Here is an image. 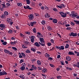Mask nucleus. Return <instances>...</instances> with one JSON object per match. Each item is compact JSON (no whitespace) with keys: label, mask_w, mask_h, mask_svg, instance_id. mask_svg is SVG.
<instances>
[{"label":"nucleus","mask_w":79,"mask_h":79,"mask_svg":"<svg viewBox=\"0 0 79 79\" xmlns=\"http://www.w3.org/2000/svg\"><path fill=\"white\" fill-rule=\"evenodd\" d=\"M20 69H21V71H23L25 69V67H21L20 68Z\"/></svg>","instance_id":"473e14b6"},{"label":"nucleus","mask_w":79,"mask_h":79,"mask_svg":"<svg viewBox=\"0 0 79 79\" xmlns=\"http://www.w3.org/2000/svg\"><path fill=\"white\" fill-rule=\"evenodd\" d=\"M22 65L23 66H22V67L25 68V67L26 66V64L25 63H23L22 64Z\"/></svg>","instance_id":"c03bdc74"},{"label":"nucleus","mask_w":79,"mask_h":79,"mask_svg":"<svg viewBox=\"0 0 79 79\" xmlns=\"http://www.w3.org/2000/svg\"><path fill=\"white\" fill-rule=\"evenodd\" d=\"M47 72V70L46 69H44L42 70L43 73H46Z\"/></svg>","instance_id":"6ab92c4d"},{"label":"nucleus","mask_w":79,"mask_h":79,"mask_svg":"<svg viewBox=\"0 0 79 79\" xmlns=\"http://www.w3.org/2000/svg\"><path fill=\"white\" fill-rule=\"evenodd\" d=\"M75 18H76L77 19H79V15H77L76 16H75Z\"/></svg>","instance_id":"774afa93"},{"label":"nucleus","mask_w":79,"mask_h":79,"mask_svg":"<svg viewBox=\"0 0 79 79\" xmlns=\"http://www.w3.org/2000/svg\"><path fill=\"white\" fill-rule=\"evenodd\" d=\"M21 55L23 56V57H25L26 56H25V54L23 52L21 53Z\"/></svg>","instance_id":"5fc2aeb1"},{"label":"nucleus","mask_w":79,"mask_h":79,"mask_svg":"<svg viewBox=\"0 0 79 79\" xmlns=\"http://www.w3.org/2000/svg\"><path fill=\"white\" fill-rule=\"evenodd\" d=\"M28 17L29 18V19L30 20H32V19H34V16L33 15L31 14V15H28Z\"/></svg>","instance_id":"20e7f679"},{"label":"nucleus","mask_w":79,"mask_h":79,"mask_svg":"<svg viewBox=\"0 0 79 79\" xmlns=\"http://www.w3.org/2000/svg\"><path fill=\"white\" fill-rule=\"evenodd\" d=\"M34 45L36 47H40V44H39V43H38L37 42H36L35 43Z\"/></svg>","instance_id":"f8f14e48"},{"label":"nucleus","mask_w":79,"mask_h":79,"mask_svg":"<svg viewBox=\"0 0 79 79\" xmlns=\"http://www.w3.org/2000/svg\"><path fill=\"white\" fill-rule=\"evenodd\" d=\"M36 24V22L34 21L33 22H31L30 23V25L32 27L35 24Z\"/></svg>","instance_id":"6e6552de"},{"label":"nucleus","mask_w":79,"mask_h":79,"mask_svg":"<svg viewBox=\"0 0 79 79\" xmlns=\"http://www.w3.org/2000/svg\"><path fill=\"white\" fill-rule=\"evenodd\" d=\"M24 8L25 9H29V10H32V8H31V7H29V6H24Z\"/></svg>","instance_id":"423d86ee"},{"label":"nucleus","mask_w":79,"mask_h":79,"mask_svg":"<svg viewBox=\"0 0 79 79\" xmlns=\"http://www.w3.org/2000/svg\"><path fill=\"white\" fill-rule=\"evenodd\" d=\"M68 54L69 55H74L75 54L74 53V52H71L69 51V52H68Z\"/></svg>","instance_id":"1a4fd4ad"},{"label":"nucleus","mask_w":79,"mask_h":79,"mask_svg":"<svg viewBox=\"0 0 79 79\" xmlns=\"http://www.w3.org/2000/svg\"><path fill=\"white\" fill-rule=\"evenodd\" d=\"M57 79H61V76H57L56 77Z\"/></svg>","instance_id":"a18cd8bd"},{"label":"nucleus","mask_w":79,"mask_h":79,"mask_svg":"<svg viewBox=\"0 0 79 79\" xmlns=\"http://www.w3.org/2000/svg\"><path fill=\"white\" fill-rule=\"evenodd\" d=\"M45 56L46 58H48V57H50V55L47 53L45 54Z\"/></svg>","instance_id":"e433bc0d"},{"label":"nucleus","mask_w":79,"mask_h":79,"mask_svg":"<svg viewBox=\"0 0 79 79\" xmlns=\"http://www.w3.org/2000/svg\"><path fill=\"white\" fill-rule=\"evenodd\" d=\"M40 42L41 43H44L45 42V41L44 40V39L43 38H40Z\"/></svg>","instance_id":"0eeeda50"},{"label":"nucleus","mask_w":79,"mask_h":79,"mask_svg":"<svg viewBox=\"0 0 79 79\" xmlns=\"http://www.w3.org/2000/svg\"><path fill=\"white\" fill-rule=\"evenodd\" d=\"M23 61H24V60L23 59H21L20 60V61L19 62V63H23Z\"/></svg>","instance_id":"4d7b16f0"},{"label":"nucleus","mask_w":79,"mask_h":79,"mask_svg":"<svg viewBox=\"0 0 79 79\" xmlns=\"http://www.w3.org/2000/svg\"><path fill=\"white\" fill-rule=\"evenodd\" d=\"M41 9H42L43 10H44V8H45V7H44L43 6L40 7Z\"/></svg>","instance_id":"13d9d810"},{"label":"nucleus","mask_w":79,"mask_h":79,"mask_svg":"<svg viewBox=\"0 0 79 79\" xmlns=\"http://www.w3.org/2000/svg\"><path fill=\"white\" fill-rule=\"evenodd\" d=\"M25 52L26 53H31V51H30V50L27 49L26 51Z\"/></svg>","instance_id":"393cba45"},{"label":"nucleus","mask_w":79,"mask_h":79,"mask_svg":"<svg viewBox=\"0 0 79 79\" xmlns=\"http://www.w3.org/2000/svg\"><path fill=\"white\" fill-rule=\"evenodd\" d=\"M37 69L38 70H42V69L40 67H38L37 68Z\"/></svg>","instance_id":"0e129e2a"},{"label":"nucleus","mask_w":79,"mask_h":79,"mask_svg":"<svg viewBox=\"0 0 79 79\" xmlns=\"http://www.w3.org/2000/svg\"><path fill=\"white\" fill-rule=\"evenodd\" d=\"M70 36H73V37H76L77 35V33H74L73 32H71L70 34H69Z\"/></svg>","instance_id":"7ed1b4c3"},{"label":"nucleus","mask_w":79,"mask_h":79,"mask_svg":"<svg viewBox=\"0 0 79 79\" xmlns=\"http://www.w3.org/2000/svg\"><path fill=\"white\" fill-rule=\"evenodd\" d=\"M35 16H38V17L39 16H40V15H39V14H37V13H35Z\"/></svg>","instance_id":"603ef678"},{"label":"nucleus","mask_w":79,"mask_h":79,"mask_svg":"<svg viewBox=\"0 0 79 79\" xmlns=\"http://www.w3.org/2000/svg\"><path fill=\"white\" fill-rule=\"evenodd\" d=\"M74 21L76 24H78L79 25V21L74 20Z\"/></svg>","instance_id":"412c9836"},{"label":"nucleus","mask_w":79,"mask_h":79,"mask_svg":"<svg viewBox=\"0 0 79 79\" xmlns=\"http://www.w3.org/2000/svg\"><path fill=\"white\" fill-rule=\"evenodd\" d=\"M68 40L67 41H66L64 42V43H67V44H70L71 43V41H70L69 40V39H68Z\"/></svg>","instance_id":"5701e85b"},{"label":"nucleus","mask_w":79,"mask_h":79,"mask_svg":"<svg viewBox=\"0 0 79 79\" xmlns=\"http://www.w3.org/2000/svg\"><path fill=\"white\" fill-rule=\"evenodd\" d=\"M1 5H2V6L3 7L2 8H4L6 7L5 6V4H3L2 3H1Z\"/></svg>","instance_id":"a878e982"},{"label":"nucleus","mask_w":79,"mask_h":79,"mask_svg":"<svg viewBox=\"0 0 79 79\" xmlns=\"http://www.w3.org/2000/svg\"><path fill=\"white\" fill-rule=\"evenodd\" d=\"M69 44H66V45L65 46V48H69Z\"/></svg>","instance_id":"4c0bfd02"},{"label":"nucleus","mask_w":79,"mask_h":79,"mask_svg":"<svg viewBox=\"0 0 79 79\" xmlns=\"http://www.w3.org/2000/svg\"><path fill=\"white\" fill-rule=\"evenodd\" d=\"M33 31L34 33H36V29H35V28H34L33 29Z\"/></svg>","instance_id":"37998d69"},{"label":"nucleus","mask_w":79,"mask_h":79,"mask_svg":"<svg viewBox=\"0 0 79 79\" xmlns=\"http://www.w3.org/2000/svg\"><path fill=\"white\" fill-rule=\"evenodd\" d=\"M12 32H13V30H12L9 29V30L8 31V33L9 34H11V33H12Z\"/></svg>","instance_id":"c9c22d12"},{"label":"nucleus","mask_w":79,"mask_h":79,"mask_svg":"<svg viewBox=\"0 0 79 79\" xmlns=\"http://www.w3.org/2000/svg\"><path fill=\"white\" fill-rule=\"evenodd\" d=\"M48 60H49L50 61H52L53 60V58L51 57H48Z\"/></svg>","instance_id":"49530a36"},{"label":"nucleus","mask_w":79,"mask_h":79,"mask_svg":"<svg viewBox=\"0 0 79 79\" xmlns=\"http://www.w3.org/2000/svg\"><path fill=\"white\" fill-rule=\"evenodd\" d=\"M1 18H5V15H2Z\"/></svg>","instance_id":"864d4df0"},{"label":"nucleus","mask_w":79,"mask_h":79,"mask_svg":"<svg viewBox=\"0 0 79 79\" xmlns=\"http://www.w3.org/2000/svg\"><path fill=\"white\" fill-rule=\"evenodd\" d=\"M59 13L63 18L66 17V14L64 13V12L61 11L59 12Z\"/></svg>","instance_id":"f257e3e1"},{"label":"nucleus","mask_w":79,"mask_h":79,"mask_svg":"<svg viewBox=\"0 0 79 79\" xmlns=\"http://www.w3.org/2000/svg\"><path fill=\"white\" fill-rule=\"evenodd\" d=\"M40 45H41V46H45V43H44V44L41 43Z\"/></svg>","instance_id":"e2e57ef3"},{"label":"nucleus","mask_w":79,"mask_h":79,"mask_svg":"<svg viewBox=\"0 0 79 79\" xmlns=\"http://www.w3.org/2000/svg\"><path fill=\"white\" fill-rule=\"evenodd\" d=\"M45 10H48V9H49V8L48 7L46 6H45Z\"/></svg>","instance_id":"680f3d73"},{"label":"nucleus","mask_w":79,"mask_h":79,"mask_svg":"<svg viewBox=\"0 0 79 79\" xmlns=\"http://www.w3.org/2000/svg\"><path fill=\"white\" fill-rule=\"evenodd\" d=\"M11 21H12V19H11L8 18L7 19V22L8 23H9V22H11Z\"/></svg>","instance_id":"aec40b11"},{"label":"nucleus","mask_w":79,"mask_h":79,"mask_svg":"<svg viewBox=\"0 0 79 79\" xmlns=\"http://www.w3.org/2000/svg\"><path fill=\"white\" fill-rule=\"evenodd\" d=\"M67 30H71V27H67Z\"/></svg>","instance_id":"338daca9"},{"label":"nucleus","mask_w":79,"mask_h":79,"mask_svg":"<svg viewBox=\"0 0 79 79\" xmlns=\"http://www.w3.org/2000/svg\"><path fill=\"white\" fill-rule=\"evenodd\" d=\"M31 42H32V43H34V39H31Z\"/></svg>","instance_id":"3c124183"},{"label":"nucleus","mask_w":79,"mask_h":79,"mask_svg":"<svg viewBox=\"0 0 79 79\" xmlns=\"http://www.w3.org/2000/svg\"><path fill=\"white\" fill-rule=\"evenodd\" d=\"M67 69H68V70H69L70 71H72V70H73V69H72L71 68H70L68 67H67Z\"/></svg>","instance_id":"a19ab883"},{"label":"nucleus","mask_w":79,"mask_h":79,"mask_svg":"<svg viewBox=\"0 0 79 79\" xmlns=\"http://www.w3.org/2000/svg\"><path fill=\"white\" fill-rule=\"evenodd\" d=\"M12 49H13V50H14L15 51H16L17 50V48H16L15 47H12Z\"/></svg>","instance_id":"79ce46f5"},{"label":"nucleus","mask_w":79,"mask_h":79,"mask_svg":"<svg viewBox=\"0 0 79 79\" xmlns=\"http://www.w3.org/2000/svg\"><path fill=\"white\" fill-rule=\"evenodd\" d=\"M71 15H70V16H72L73 18L74 17H75L76 16H77V14L76 13H75L74 11H73L71 12Z\"/></svg>","instance_id":"f03ea898"},{"label":"nucleus","mask_w":79,"mask_h":79,"mask_svg":"<svg viewBox=\"0 0 79 79\" xmlns=\"http://www.w3.org/2000/svg\"><path fill=\"white\" fill-rule=\"evenodd\" d=\"M52 22L54 23H58V20L56 19H53Z\"/></svg>","instance_id":"9d476101"},{"label":"nucleus","mask_w":79,"mask_h":79,"mask_svg":"<svg viewBox=\"0 0 79 79\" xmlns=\"http://www.w3.org/2000/svg\"><path fill=\"white\" fill-rule=\"evenodd\" d=\"M19 77L23 79H24V78H25V77H24V76L23 74L20 75V76H19Z\"/></svg>","instance_id":"a211bd4d"},{"label":"nucleus","mask_w":79,"mask_h":79,"mask_svg":"<svg viewBox=\"0 0 79 79\" xmlns=\"http://www.w3.org/2000/svg\"><path fill=\"white\" fill-rule=\"evenodd\" d=\"M47 29L48 30V31H51V30L52 29V27L49 26H47Z\"/></svg>","instance_id":"2eb2a0df"},{"label":"nucleus","mask_w":79,"mask_h":79,"mask_svg":"<svg viewBox=\"0 0 79 79\" xmlns=\"http://www.w3.org/2000/svg\"><path fill=\"white\" fill-rule=\"evenodd\" d=\"M10 44L11 45H16V41H15L14 42H11L10 43Z\"/></svg>","instance_id":"cd10ccee"},{"label":"nucleus","mask_w":79,"mask_h":79,"mask_svg":"<svg viewBox=\"0 0 79 79\" xmlns=\"http://www.w3.org/2000/svg\"><path fill=\"white\" fill-rule=\"evenodd\" d=\"M2 44H3V45H6V44H7V42L5 41L2 43Z\"/></svg>","instance_id":"ea45409f"},{"label":"nucleus","mask_w":79,"mask_h":79,"mask_svg":"<svg viewBox=\"0 0 79 79\" xmlns=\"http://www.w3.org/2000/svg\"><path fill=\"white\" fill-rule=\"evenodd\" d=\"M60 5V6L61 7V8H64L65 7V6L63 3H61Z\"/></svg>","instance_id":"c85d7f7f"},{"label":"nucleus","mask_w":79,"mask_h":79,"mask_svg":"<svg viewBox=\"0 0 79 79\" xmlns=\"http://www.w3.org/2000/svg\"><path fill=\"white\" fill-rule=\"evenodd\" d=\"M27 4V5H29L30 4V0H26Z\"/></svg>","instance_id":"f704fd0d"},{"label":"nucleus","mask_w":79,"mask_h":79,"mask_svg":"<svg viewBox=\"0 0 79 79\" xmlns=\"http://www.w3.org/2000/svg\"><path fill=\"white\" fill-rule=\"evenodd\" d=\"M70 24H71V26H74L75 23H73V22H71Z\"/></svg>","instance_id":"6e6d98bb"},{"label":"nucleus","mask_w":79,"mask_h":79,"mask_svg":"<svg viewBox=\"0 0 79 79\" xmlns=\"http://www.w3.org/2000/svg\"><path fill=\"white\" fill-rule=\"evenodd\" d=\"M4 52L5 53H6L7 54H9V53H10V51L7 50L6 49H4Z\"/></svg>","instance_id":"dca6fc26"},{"label":"nucleus","mask_w":79,"mask_h":79,"mask_svg":"<svg viewBox=\"0 0 79 79\" xmlns=\"http://www.w3.org/2000/svg\"><path fill=\"white\" fill-rule=\"evenodd\" d=\"M37 64L39 65H41V62L39 60H37Z\"/></svg>","instance_id":"f3484780"},{"label":"nucleus","mask_w":79,"mask_h":79,"mask_svg":"<svg viewBox=\"0 0 79 79\" xmlns=\"http://www.w3.org/2000/svg\"><path fill=\"white\" fill-rule=\"evenodd\" d=\"M64 47L63 46H60V50H64Z\"/></svg>","instance_id":"7c9ffc66"},{"label":"nucleus","mask_w":79,"mask_h":79,"mask_svg":"<svg viewBox=\"0 0 79 79\" xmlns=\"http://www.w3.org/2000/svg\"><path fill=\"white\" fill-rule=\"evenodd\" d=\"M20 36L22 38L24 37V35L22 33H20Z\"/></svg>","instance_id":"c756f323"},{"label":"nucleus","mask_w":79,"mask_h":79,"mask_svg":"<svg viewBox=\"0 0 79 79\" xmlns=\"http://www.w3.org/2000/svg\"><path fill=\"white\" fill-rule=\"evenodd\" d=\"M24 43L25 44V45H29V42L27 41H24Z\"/></svg>","instance_id":"bb28decb"},{"label":"nucleus","mask_w":79,"mask_h":79,"mask_svg":"<svg viewBox=\"0 0 79 79\" xmlns=\"http://www.w3.org/2000/svg\"><path fill=\"white\" fill-rule=\"evenodd\" d=\"M6 74H7V73L5 71L0 72V76H3V75H6Z\"/></svg>","instance_id":"39448f33"},{"label":"nucleus","mask_w":79,"mask_h":79,"mask_svg":"<svg viewBox=\"0 0 79 79\" xmlns=\"http://www.w3.org/2000/svg\"><path fill=\"white\" fill-rule=\"evenodd\" d=\"M60 63H61V64H62V65H64V63H63V61H61L60 62Z\"/></svg>","instance_id":"052dcab7"},{"label":"nucleus","mask_w":79,"mask_h":79,"mask_svg":"<svg viewBox=\"0 0 79 79\" xmlns=\"http://www.w3.org/2000/svg\"><path fill=\"white\" fill-rule=\"evenodd\" d=\"M30 49H31V51H32L33 52H35L36 51L35 48L32 47Z\"/></svg>","instance_id":"4be33fe9"},{"label":"nucleus","mask_w":79,"mask_h":79,"mask_svg":"<svg viewBox=\"0 0 79 79\" xmlns=\"http://www.w3.org/2000/svg\"><path fill=\"white\" fill-rule=\"evenodd\" d=\"M56 48H58V49H59V50H60V46H56Z\"/></svg>","instance_id":"8fccbe9b"},{"label":"nucleus","mask_w":79,"mask_h":79,"mask_svg":"<svg viewBox=\"0 0 79 79\" xmlns=\"http://www.w3.org/2000/svg\"><path fill=\"white\" fill-rule=\"evenodd\" d=\"M5 27V25L3 24H0V27L1 28H4Z\"/></svg>","instance_id":"ddd939ff"},{"label":"nucleus","mask_w":79,"mask_h":79,"mask_svg":"<svg viewBox=\"0 0 79 79\" xmlns=\"http://www.w3.org/2000/svg\"><path fill=\"white\" fill-rule=\"evenodd\" d=\"M4 15L5 16H7V15H8V12L6 11H5L4 12Z\"/></svg>","instance_id":"b1692460"},{"label":"nucleus","mask_w":79,"mask_h":79,"mask_svg":"<svg viewBox=\"0 0 79 79\" xmlns=\"http://www.w3.org/2000/svg\"><path fill=\"white\" fill-rule=\"evenodd\" d=\"M47 45H48V46H51V45H52V43H51L48 42L47 43Z\"/></svg>","instance_id":"58836bf2"},{"label":"nucleus","mask_w":79,"mask_h":79,"mask_svg":"<svg viewBox=\"0 0 79 79\" xmlns=\"http://www.w3.org/2000/svg\"><path fill=\"white\" fill-rule=\"evenodd\" d=\"M17 5L18 6H22V3H17Z\"/></svg>","instance_id":"72a5a7b5"},{"label":"nucleus","mask_w":79,"mask_h":79,"mask_svg":"<svg viewBox=\"0 0 79 79\" xmlns=\"http://www.w3.org/2000/svg\"><path fill=\"white\" fill-rule=\"evenodd\" d=\"M53 11H58V10H57V9L55 8L53 9Z\"/></svg>","instance_id":"bf43d9fd"},{"label":"nucleus","mask_w":79,"mask_h":79,"mask_svg":"<svg viewBox=\"0 0 79 79\" xmlns=\"http://www.w3.org/2000/svg\"><path fill=\"white\" fill-rule=\"evenodd\" d=\"M66 60H67V61H71V57L69 56H68L67 57H66Z\"/></svg>","instance_id":"9b49d317"},{"label":"nucleus","mask_w":79,"mask_h":79,"mask_svg":"<svg viewBox=\"0 0 79 79\" xmlns=\"http://www.w3.org/2000/svg\"><path fill=\"white\" fill-rule=\"evenodd\" d=\"M50 41L51 43H52V44H53L54 43V40H53L52 39L50 40Z\"/></svg>","instance_id":"09e8293b"},{"label":"nucleus","mask_w":79,"mask_h":79,"mask_svg":"<svg viewBox=\"0 0 79 79\" xmlns=\"http://www.w3.org/2000/svg\"><path fill=\"white\" fill-rule=\"evenodd\" d=\"M32 67H31V68H33V70H37V67L35 66L34 65H32Z\"/></svg>","instance_id":"4468645a"},{"label":"nucleus","mask_w":79,"mask_h":79,"mask_svg":"<svg viewBox=\"0 0 79 79\" xmlns=\"http://www.w3.org/2000/svg\"><path fill=\"white\" fill-rule=\"evenodd\" d=\"M41 24H43V25H44V24H45V21H43L41 22Z\"/></svg>","instance_id":"de8ad7c7"},{"label":"nucleus","mask_w":79,"mask_h":79,"mask_svg":"<svg viewBox=\"0 0 79 79\" xmlns=\"http://www.w3.org/2000/svg\"><path fill=\"white\" fill-rule=\"evenodd\" d=\"M49 65L50 66H51V67H52V68H53L54 66V65H53V64H49Z\"/></svg>","instance_id":"69168bd1"},{"label":"nucleus","mask_w":79,"mask_h":79,"mask_svg":"<svg viewBox=\"0 0 79 79\" xmlns=\"http://www.w3.org/2000/svg\"><path fill=\"white\" fill-rule=\"evenodd\" d=\"M46 18H49V17H50V15H49V14L46 13Z\"/></svg>","instance_id":"2f4dec72"}]
</instances>
